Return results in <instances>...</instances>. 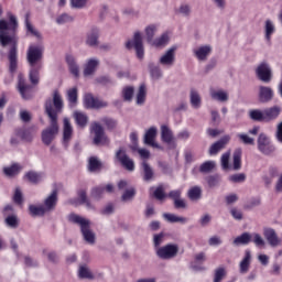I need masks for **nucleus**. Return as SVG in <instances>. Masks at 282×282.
<instances>
[{
  "mask_svg": "<svg viewBox=\"0 0 282 282\" xmlns=\"http://www.w3.org/2000/svg\"><path fill=\"white\" fill-rule=\"evenodd\" d=\"M7 17L9 21L0 20V45L2 47L11 45L8 53L9 70L10 74H14L17 67H19L17 35H14L19 28V21H17V15L12 14V12H8Z\"/></svg>",
  "mask_w": 282,
  "mask_h": 282,
  "instance_id": "f257e3e1",
  "label": "nucleus"
},
{
  "mask_svg": "<svg viewBox=\"0 0 282 282\" xmlns=\"http://www.w3.org/2000/svg\"><path fill=\"white\" fill-rule=\"evenodd\" d=\"M63 97L58 90L53 93V99H47L45 102V113L50 118V126L42 131V142L50 147L58 135V113H63Z\"/></svg>",
  "mask_w": 282,
  "mask_h": 282,
  "instance_id": "f03ea898",
  "label": "nucleus"
},
{
  "mask_svg": "<svg viewBox=\"0 0 282 282\" xmlns=\"http://www.w3.org/2000/svg\"><path fill=\"white\" fill-rule=\"evenodd\" d=\"M26 61L30 65L29 80L32 85H39L41 67H43V46L31 44L26 52Z\"/></svg>",
  "mask_w": 282,
  "mask_h": 282,
  "instance_id": "7ed1b4c3",
  "label": "nucleus"
},
{
  "mask_svg": "<svg viewBox=\"0 0 282 282\" xmlns=\"http://www.w3.org/2000/svg\"><path fill=\"white\" fill-rule=\"evenodd\" d=\"M68 220L80 227V232L86 243H89L90 246L96 243V234L91 230V221H89V219L76 214H70Z\"/></svg>",
  "mask_w": 282,
  "mask_h": 282,
  "instance_id": "20e7f679",
  "label": "nucleus"
},
{
  "mask_svg": "<svg viewBox=\"0 0 282 282\" xmlns=\"http://www.w3.org/2000/svg\"><path fill=\"white\" fill-rule=\"evenodd\" d=\"M252 241L258 248L265 246V240L259 234L243 232L234 239V246H248Z\"/></svg>",
  "mask_w": 282,
  "mask_h": 282,
  "instance_id": "39448f33",
  "label": "nucleus"
},
{
  "mask_svg": "<svg viewBox=\"0 0 282 282\" xmlns=\"http://www.w3.org/2000/svg\"><path fill=\"white\" fill-rule=\"evenodd\" d=\"M177 252H180V247L175 243H169L155 250L156 257L163 261L175 259Z\"/></svg>",
  "mask_w": 282,
  "mask_h": 282,
  "instance_id": "423d86ee",
  "label": "nucleus"
},
{
  "mask_svg": "<svg viewBox=\"0 0 282 282\" xmlns=\"http://www.w3.org/2000/svg\"><path fill=\"white\" fill-rule=\"evenodd\" d=\"M127 50H131L134 47L137 52V57L142 59L144 58V44L142 43V33L135 32L133 36V41H128L126 43Z\"/></svg>",
  "mask_w": 282,
  "mask_h": 282,
  "instance_id": "0eeeda50",
  "label": "nucleus"
},
{
  "mask_svg": "<svg viewBox=\"0 0 282 282\" xmlns=\"http://www.w3.org/2000/svg\"><path fill=\"white\" fill-rule=\"evenodd\" d=\"M258 150L260 153H263V155H272V153L276 151V148L265 133H260L258 137Z\"/></svg>",
  "mask_w": 282,
  "mask_h": 282,
  "instance_id": "6e6552de",
  "label": "nucleus"
},
{
  "mask_svg": "<svg viewBox=\"0 0 282 282\" xmlns=\"http://www.w3.org/2000/svg\"><path fill=\"white\" fill-rule=\"evenodd\" d=\"M90 133L95 134L94 144H109V139L105 134V129L102 128V126H100V123H91Z\"/></svg>",
  "mask_w": 282,
  "mask_h": 282,
  "instance_id": "1a4fd4ad",
  "label": "nucleus"
},
{
  "mask_svg": "<svg viewBox=\"0 0 282 282\" xmlns=\"http://www.w3.org/2000/svg\"><path fill=\"white\" fill-rule=\"evenodd\" d=\"M256 76L262 83H270L272 80V67L268 62H261L256 68Z\"/></svg>",
  "mask_w": 282,
  "mask_h": 282,
  "instance_id": "9d476101",
  "label": "nucleus"
},
{
  "mask_svg": "<svg viewBox=\"0 0 282 282\" xmlns=\"http://www.w3.org/2000/svg\"><path fill=\"white\" fill-rule=\"evenodd\" d=\"M116 160L126 169V171H135V163L127 155V152L122 149L117 151L116 153Z\"/></svg>",
  "mask_w": 282,
  "mask_h": 282,
  "instance_id": "9b49d317",
  "label": "nucleus"
},
{
  "mask_svg": "<svg viewBox=\"0 0 282 282\" xmlns=\"http://www.w3.org/2000/svg\"><path fill=\"white\" fill-rule=\"evenodd\" d=\"M84 105L86 109H102L108 107L109 104L107 101H102L97 97H94L91 94H86L84 96Z\"/></svg>",
  "mask_w": 282,
  "mask_h": 282,
  "instance_id": "f8f14e48",
  "label": "nucleus"
},
{
  "mask_svg": "<svg viewBox=\"0 0 282 282\" xmlns=\"http://www.w3.org/2000/svg\"><path fill=\"white\" fill-rule=\"evenodd\" d=\"M73 135H74V127H72V122L69 121V118H64L62 144L63 147H65V149L69 147V142H72Z\"/></svg>",
  "mask_w": 282,
  "mask_h": 282,
  "instance_id": "ddd939ff",
  "label": "nucleus"
},
{
  "mask_svg": "<svg viewBox=\"0 0 282 282\" xmlns=\"http://www.w3.org/2000/svg\"><path fill=\"white\" fill-rule=\"evenodd\" d=\"M161 140L164 144H167L169 149H176L177 147L175 137H173V130H171L169 126L161 127Z\"/></svg>",
  "mask_w": 282,
  "mask_h": 282,
  "instance_id": "4468645a",
  "label": "nucleus"
},
{
  "mask_svg": "<svg viewBox=\"0 0 282 282\" xmlns=\"http://www.w3.org/2000/svg\"><path fill=\"white\" fill-rule=\"evenodd\" d=\"M18 91L22 96L23 100H30L32 98V86L25 83V78L22 74L18 76Z\"/></svg>",
  "mask_w": 282,
  "mask_h": 282,
  "instance_id": "2eb2a0df",
  "label": "nucleus"
},
{
  "mask_svg": "<svg viewBox=\"0 0 282 282\" xmlns=\"http://www.w3.org/2000/svg\"><path fill=\"white\" fill-rule=\"evenodd\" d=\"M175 46L170 47L161 57L159 58V63L162 67H173L175 65Z\"/></svg>",
  "mask_w": 282,
  "mask_h": 282,
  "instance_id": "dca6fc26",
  "label": "nucleus"
},
{
  "mask_svg": "<svg viewBox=\"0 0 282 282\" xmlns=\"http://www.w3.org/2000/svg\"><path fill=\"white\" fill-rule=\"evenodd\" d=\"M155 138H158V128L151 127L145 131L143 142L148 144V147H152L153 149H162V147L155 142Z\"/></svg>",
  "mask_w": 282,
  "mask_h": 282,
  "instance_id": "f3484780",
  "label": "nucleus"
},
{
  "mask_svg": "<svg viewBox=\"0 0 282 282\" xmlns=\"http://www.w3.org/2000/svg\"><path fill=\"white\" fill-rule=\"evenodd\" d=\"M98 39H100V30L94 26L86 33L85 43L88 45V47H98L100 43Z\"/></svg>",
  "mask_w": 282,
  "mask_h": 282,
  "instance_id": "a211bd4d",
  "label": "nucleus"
},
{
  "mask_svg": "<svg viewBox=\"0 0 282 282\" xmlns=\"http://www.w3.org/2000/svg\"><path fill=\"white\" fill-rule=\"evenodd\" d=\"M213 52V47L210 45H202L196 48H193V54L197 61L204 62L208 61V57L210 56Z\"/></svg>",
  "mask_w": 282,
  "mask_h": 282,
  "instance_id": "6ab92c4d",
  "label": "nucleus"
},
{
  "mask_svg": "<svg viewBox=\"0 0 282 282\" xmlns=\"http://www.w3.org/2000/svg\"><path fill=\"white\" fill-rule=\"evenodd\" d=\"M56 204H58V191L53 189V192L44 199V204L42 206L46 213H52V210L56 208Z\"/></svg>",
  "mask_w": 282,
  "mask_h": 282,
  "instance_id": "aec40b11",
  "label": "nucleus"
},
{
  "mask_svg": "<svg viewBox=\"0 0 282 282\" xmlns=\"http://www.w3.org/2000/svg\"><path fill=\"white\" fill-rule=\"evenodd\" d=\"M263 236H264L265 240L268 241V243L272 248H276V246H279V243H281V239H279L276 231L272 228H264Z\"/></svg>",
  "mask_w": 282,
  "mask_h": 282,
  "instance_id": "412c9836",
  "label": "nucleus"
},
{
  "mask_svg": "<svg viewBox=\"0 0 282 282\" xmlns=\"http://www.w3.org/2000/svg\"><path fill=\"white\" fill-rule=\"evenodd\" d=\"M274 98V90L268 86L259 87V100L261 102H270Z\"/></svg>",
  "mask_w": 282,
  "mask_h": 282,
  "instance_id": "4be33fe9",
  "label": "nucleus"
},
{
  "mask_svg": "<svg viewBox=\"0 0 282 282\" xmlns=\"http://www.w3.org/2000/svg\"><path fill=\"white\" fill-rule=\"evenodd\" d=\"M17 135L25 142H32L34 135H36V127L28 128V129H19L17 130Z\"/></svg>",
  "mask_w": 282,
  "mask_h": 282,
  "instance_id": "5701e85b",
  "label": "nucleus"
},
{
  "mask_svg": "<svg viewBox=\"0 0 282 282\" xmlns=\"http://www.w3.org/2000/svg\"><path fill=\"white\" fill-rule=\"evenodd\" d=\"M228 142H230V137L226 135L212 144V147L209 148V155H217L218 152L221 151V149H224L226 144H228Z\"/></svg>",
  "mask_w": 282,
  "mask_h": 282,
  "instance_id": "b1692460",
  "label": "nucleus"
},
{
  "mask_svg": "<svg viewBox=\"0 0 282 282\" xmlns=\"http://www.w3.org/2000/svg\"><path fill=\"white\" fill-rule=\"evenodd\" d=\"M264 112V122H270L271 120H276L281 113V108L279 106L267 108Z\"/></svg>",
  "mask_w": 282,
  "mask_h": 282,
  "instance_id": "393cba45",
  "label": "nucleus"
},
{
  "mask_svg": "<svg viewBox=\"0 0 282 282\" xmlns=\"http://www.w3.org/2000/svg\"><path fill=\"white\" fill-rule=\"evenodd\" d=\"M141 171L143 176V182H151L153 180L155 172H153V167L147 163V161H143L141 163Z\"/></svg>",
  "mask_w": 282,
  "mask_h": 282,
  "instance_id": "a878e982",
  "label": "nucleus"
},
{
  "mask_svg": "<svg viewBox=\"0 0 282 282\" xmlns=\"http://www.w3.org/2000/svg\"><path fill=\"white\" fill-rule=\"evenodd\" d=\"M148 67L152 80H160V78L164 76V73L162 72V67H160V64L150 63Z\"/></svg>",
  "mask_w": 282,
  "mask_h": 282,
  "instance_id": "bb28decb",
  "label": "nucleus"
},
{
  "mask_svg": "<svg viewBox=\"0 0 282 282\" xmlns=\"http://www.w3.org/2000/svg\"><path fill=\"white\" fill-rule=\"evenodd\" d=\"M276 32V26L272 20H265L264 22V39L270 43L272 41V35Z\"/></svg>",
  "mask_w": 282,
  "mask_h": 282,
  "instance_id": "cd10ccee",
  "label": "nucleus"
},
{
  "mask_svg": "<svg viewBox=\"0 0 282 282\" xmlns=\"http://www.w3.org/2000/svg\"><path fill=\"white\" fill-rule=\"evenodd\" d=\"M98 65H100L98 58L88 59L84 68V76H91L96 72Z\"/></svg>",
  "mask_w": 282,
  "mask_h": 282,
  "instance_id": "c85d7f7f",
  "label": "nucleus"
},
{
  "mask_svg": "<svg viewBox=\"0 0 282 282\" xmlns=\"http://www.w3.org/2000/svg\"><path fill=\"white\" fill-rule=\"evenodd\" d=\"M73 118L75 119L76 124L82 129H85V127H87V123L89 122V117H87V113L82 111H75Z\"/></svg>",
  "mask_w": 282,
  "mask_h": 282,
  "instance_id": "c756f323",
  "label": "nucleus"
},
{
  "mask_svg": "<svg viewBox=\"0 0 282 282\" xmlns=\"http://www.w3.org/2000/svg\"><path fill=\"white\" fill-rule=\"evenodd\" d=\"M189 102L194 109L202 107V96H199V93L194 88L189 91Z\"/></svg>",
  "mask_w": 282,
  "mask_h": 282,
  "instance_id": "7c9ffc66",
  "label": "nucleus"
},
{
  "mask_svg": "<svg viewBox=\"0 0 282 282\" xmlns=\"http://www.w3.org/2000/svg\"><path fill=\"white\" fill-rule=\"evenodd\" d=\"M22 169L19 163H14L11 166L3 167V173L7 177H15L21 173Z\"/></svg>",
  "mask_w": 282,
  "mask_h": 282,
  "instance_id": "2f4dec72",
  "label": "nucleus"
},
{
  "mask_svg": "<svg viewBox=\"0 0 282 282\" xmlns=\"http://www.w3.org/2000/svg\"><path fill=\"white\" fill-rule=\"evenodd\" d=\"M252 259V254L249 250L245 252V257L240 262V274H246L248 270H250V261Z\"/></svg>",
  "mask_w": 282,
  "mask_h": 282,
  "instance_id": "473e14b6",
  "label": "nucleus"
},
{
  "mask_svg": "<svg viewBox=\"0 0 282 282\" xmlns=\"http://www.w3.org/2000/svg\"><path fill=\"white\" fill-rule=\"evenodd\" d=\"M29 213L31 217H43L45 214H47V210L43 205H30Z\"/></svg>",
  "mask_w": 282,
  "mask_h": 282,
  "instance_id": "72a5a7b5",
  "label": "nucleus"
},
{
  "mask_svg": "<svg viewBox=\"0 0 282 282\" xmlns=\"http://www.w3.org/2000/svg\"><path fill=\"white\" fill-rule=\"evenodd\" d=\"M163 217L170 224H186V221H188V218L182 217V216H177L175 214H167V213H165V214H163Z\"/></svg>",
  "mask_w": 282,
  "mask_h": 282,
  "instance_id": "f704fd0d",
  "label": "nucleus"
},
{
  "mask_svg": "<svg viewBox=\"0 0 282 282\" xmlns=\"http://www.w3.org/2000/svg\"><path fill=\"white\" fill-rule=\"evenodd\" d=\"M66 63L69 67L70 74H73V76L75 77H78L79 68H78V64H76V59L74 58V56L66 55Z\"/></svg>",
  "mask_w": 282,
  "mask_h": 282,
  "instance_id": "c9c22d12",
  "label": "nucleus"
},
{
  "mask_svg": "<svg viewBox=\"0 0 282 282\" xmlns=\"http://www.w3.org/2000/svg\"><path fill=\"white\" fill-rule=\"evenodd\" d=\"M210 96L213 100L218 102H227L228 100V93L226 90H210Z\"/></svg>",
  "mask_w": 282,
  "mask_h": 282,
  "instance_id": "e433bc0d",
  "label": "nucleus"
},
{
  "mask_svg": "<svg viewBox=\"0 0 282 282\" xmlns=\"http://www.w3.org/2000/svg\"><path fill=\"white\" fill-rule=\"evenodd\" d=\"M187 197L191 199V202H198V199H202V187H191L187 192Z\"/></svg>",
  "mask_w": 282,
  "mask_h": 282,
  "instance_id": "4c0bfd02",
  "label": "nucleus"
},
{
  "mask_svg": "<svg viewBox=\"0 0 282 282\" xmlns=\"http://www.w3.org/2000/svg\"><path fill=\"white\" fill-rule=\"evenodd\" d=\"M169 41H171V37H169V33L165 32L152 41L150 45H154V47H164L165 45H169Z\"/></svg>",
  "mask_w": 282,
  "mask_h": 282,
  "instance_id": "58836bf2",
  "label": "nucleus"
},
{
  "mask_svg": "<svg viewBox=\"0 0 282 282\" xmlns=\"http://www.w3.org/2000/svg\"><path fill=\"white\" fill-rule=\"evenodd\" d=\"M160 26L158 24H150L145 28V37L148 43L152 44L153 43V37L155 36V33L158 32V29Z\"/></svg>",
  "mask_w": 282,
  "mask_h": 282,
  "instance_id": "ea45409f",
  "label": "nucleus"
},
{
  "mask_svg": "<svg viewBox=\"0 0 282 282\" xmlns=\"http://www.w3.org/2000/svg\"><path fill=\"white\" fill-rule=\"evenodd\" d=\"M25 177L31 182V184H39L40 182H43V173L31 171L25 174Z\"/></svg>",
  "mask_w": 282,
  "mask_h": 282,
  "instance_id": "a19ab883",
  "label": "nucleus"
},
{
  "mask_svg": "<svg viewBox=\"0 0 282 282\" xmlns=\"http://www.w3.org/2000/svg\"><path fill=\"white\" fill-rule=\"evenodd\" d=\"M249 118L254 120V122H265V117L263 110L254 109L249 111Z\"/></svg>",
  "mask_w": 282,
  "mask_h": 282,
  "instance_id": "79ce46f5",
  "label": "nucleus"
},
{
  "mask_svg": "<svg viewBox=\"0 0 282 282\" xmlns=\"http://www.w3.org/2000/svg\"><path fill=\"white\" fill-rule=\"evenodd\" d=\"M147 100V86L142 84L137 94V105H144Z\"/></svg>",
  "mask_w": 282,
  "mask_h": 282,
  "instance_id": "37998d69",
  "label": "nucleus"
},
{
  "mask_svg": "<svg viewBox=\"0 0 282 282\" xmlns=\"http://www.w3.org/2000/svg\"><path fill=\"white\" fill-rule=\"evenodd\" d=\"M226 268L225 267H218L214 271V282H221L224 279H226Z\"/></svg>",
  "mask_w": 282,
  "mask_h": 282,
  "instance_id": "c03bdc74",
  "label": "nucleus"
},
{
  "mask_svg": "<svg viewBox=\"0 0 282 282\" xmlns=\"http://www.w3.org/2000/svg\"><path fill=\"white\" fill-rule=\"evenodd\" d=\"M100 161H98V158L96 156H91L88 160V171H90V173H96V171H100Z\"/></svg>",
  "mask_w": 282,
  "mask_h": 282,
  "instance_id": "a18cd8bd",
  "label": "nucleus"
},
{
  "mask_svg": "<svg viewBox=\"0 0 282 282\" xmlns=\"http://www.w3.org/2000/svg\"><path fill=\"white\" fill-rule=\"evenodd\" d=\"M133 86L123 87L121 93L123 100H126V102H131V100H133Z\"/></svg>",
  "mask_w": 282,
  "mask_h": 282,
  "instance_id": "49530a36",
  "label": "nucleus"
},
{
  "mask_svg": "<svg viewBox=\"0 0 282 282\" xmlns=\"http://www.w3.org/2000/svg\"><path fill=\"white\" fill-rule=\"evenodd\" d=\"M25 29L26 34H31V36H35L36 39H41V33L34 29V25H32V22H30V19L25 18Z\"/></svg>",
  "mask_w": 282,
  "mask_h": 282,
  "instance_id": "de8ad7c7",
  "label": "nucleus"
},
{
  "mask_svg": "<svg viewBox=\"0 0 282 282\" xmlns=\"http://www.w3.org/2000/svg\"><path fill=\"white\" fill-rule=\"evenodd\" d=\"M241 149H237L234 152V171H239L241 169Z\"/></svg>",
  "mask_w": 282,
  "mask_h": 282,
  "instance_id": "09e8293b",
  "label": "nucleus"
},
{
  "mask_svg": "<svg viewBox=\"0 0 282 282\" xmlns=\"http://www.w3.org/2000/svg\"><path fill=\"white\" fill-rule=\"evenodd\" d=\"M67 100L70 105H76L78 102V89L77 88H70L67 91Z\"/></svg>",
  "mask_w": 282,
  "mask_h": 282,
  "instance_id": "8fccbe9b",
  "label": "nucleus"
},
{
  "mask_svg": "<svg viewBox=\"0 0 282 282\" xmlns=\"http://www.w3.org/2000/svg\"><path fill=\"white\" fill-rule=\"evenodd\" d=\"M101 122H104V124L109 131H113V129L118 127V120L113 118L105 117L101 119Z\"/></svg>",
  "mask_w": 282,
  "mask_h": 282,
  "instance_id": "3c124183",
  "label": "nucleus"
},
{
  "mask_svg": "<svg viewBox=\"0 0 282 282\" xmlns=\"http://www.w3.org/2000/svg\"><path fill=\"white\" fill-rule=\"evenodd\" d=\"M220 164H221L223 171H228V169H230V151L225 152L221 155Z\"/></svg>",
  "mask_w": 282,
  "mask_h": 282,
  "instance_id": "603ef678",
  "label": "nucleus"
},
{
  "mask_svg": "<svg viewBox=\"0 0 282 282\" xmlns=\"http://www.w3.org/2000/svg\"><path fill=\"white\" fill-rule=\"evenodd\" d=\"M74 21V17L68 13H63L56 18L57 25H65V23H72Z\"/></svg>",
  "mask_w": 282,
  "mask_h": 282,
  "instance_id": "864d4df0",
  "label": "nucleus"
},
{
  "mask_svg": "<svg viewBox=\"0 0 282 282\" xmlns=\"http://www.w3.org/2000/svg\"><path fill=\"white\" fill-rule=\"evenodd\" d=\"M216 163L215 161H206L199 166V172L200 173H210L213 169H215Z\"/></svg>",
  "mask_w": 282,
  "mask_h": 282,
  "instance_id": "5fc2aeb1",
  "label": "nucleus"
},
{
  "mask_svg": "<svg viewBox=\"0 0 282 282\" xmlns=\"http://www.w3.org/2000/svg\"><path fill=\"white\" fill-rule=\"evenodd\" d=\"M164 243V232L156 234L153 237V246L156 252L158 248H162L161 246Z\"/></svg>",
  "mask_w": 282,
  "mask_h": 282,
  "instance_id": "6e6d98bb",
  "label": "nucleus"
},
{
  "mask_svg": "<svg viewBox=\"0 0 282 282\" xmlns=\"http://www.w3.org/2000/svg\"><path fill=\"white\" fill-rule=\"evenodd\" d=\"M79 279H94V274L87 267H80L78 271Z\"/></svg>",
  "mask_w": 282,
  "mask_h": 282,
  "instance_id": "4d7b16f0",
  "label": "nucleus"
},
{
  "mask_svg": "<svg viewBox=\"0 0 282 282\" xmlns=\"http://www.w3.org/2000/svg\"><path fill=\"white\" fill-rule=\"evenodd\" d=\"M105 195V185H100L98 187L93 188L91 191V197L94 199H100Z\"/></svg>",
  "mask_w": 282,
  "mask_h": 282,
  "instance_id": "13d9d810",
  "label": "nucleus"
},
{
  "mask_svg": "<svg viewBox=\"0 0 282 282\" xmlns=\"http://www.w3.org/2000/svg\"><path fill=\"white\" fill-rule=\"evenodd\" d=\"M78 197L80 204H85L87 208H91V203L89 202V198H87V192L85 189L78 192Z\"/></svg>",
  "mask_w": 282,
  "mask_h": 282,
  "instance_id": "bf43d9fd",
  "label": "nucleus"
},
{
  "mask_svg": "<svg viewBox=\"0 0 282 282\" xmlns=\"http://www.w3.org/2000/svg\"><path fill=\"white\" fill-rule=\"evenodd\" d=\"M206 182L209 188H215L219 184V176L218 175H210L206 177Z\"/></svg>",
  "mask_w": 282,
  "mask_h": 282,
  "instance_id": "052dcab7",
  "label": "nucleus"
},
{
  "mask_svg": "<svg viewBox=\"0 0 282 282\" xmlns=\"http://www.w3.org/2000/svg\"><path fill=\"white\" fill-rule=\"evenodd\" d=\"M132 197H135V188H133V187L127 189L122 194L121 199H122V202H129V200H131Z\"/></svg>",
  "mask_w": 282,
  "mask_h": 282,
  "instance_id": "680f3d73",
  "label": "nucleus"
},
{
  "mask_svg": "<svg viewBox=\"0 0 282 282\" xmlns=\"http://www.w3.org/2000/svg\"><path fill=\"white\" fill-rule=\"evenodd\" d=\"M237 138H239L242 144H254V139L250 138L246 133H238Z\"/></svg>",
  "mask_w": 282,
  "mask_h": 282,
  "instance_id": "e2e57ef3",
  "label": "nucleus"
},
{
  "mask_svg": "<svg viewBox=\"0 0 282 282\" xmlns=\"http://www.w3.org/2000/svg\"><path fill=\"white\" fill-rule=\"evenodd\" d=\"M229 181L234 182V184H239L241 182H246V174L239 173V174H234L229 176Z\"/></svg>",
  "mask_w": 282,
  "mask_h": 282,
  "instance_id": "0e129e2a",
  "label": "nucleus"
},
{
  "mask_svg": "<svg viewBox=\"0 0 282 282\" xmlns=\"http://www.w3.org/2000/svg\"><path fill=\"white\" fill-rule=\"evenodd\" d=\"M154 197L155 199H159V202H162V199L166 197V194L164 193V186L160 185L156 187V189L154 191Z\"/></svg>",
  "mask_w": 282,
  "mask_h": 282,
  "instance_id": "69168bd1",
  "label": "nucleus"
},
{
  "mask_svg": "<svg viewBox=\"0 0 282 282\" xmlns=\"http://www.w3.org/2000/svg\"><path fill=\"white\" fill-rule=\"evenodd\" d=\"M6 224L7 226H9L10 228H17V226H19V219L17 218V216L12 215V216H8L6 218Z\"/></svg>",
  "mask_w": 282,
  "mask_h": 282,
  "instance_id": "338daca9",
  "label": "nucleus"
},
{
  "mask_svg": "<svg viewBox=\"0 0 282 282\" xmlns=\"http://www.w3.org/2000/svg\"><path fill=\"white\" fill-rule=\"evenodd\" d=\"M178 13L182 14V17H191V7L186 3L181 4Z\"/></svg>",
  "mask_w": 282,
  "mask_h": 282,
  "instance_id": "774afa93",
  "label": "nucleus"
}]
</instances>
